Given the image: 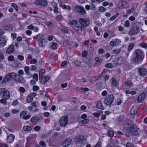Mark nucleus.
I'll use <instances>...</instances> for the list:
<instances>
[{
  "instance_id": "1",
  "label": "nucleus",
  "mask_w": 147,
  "mask_h": 147,
  "mask_svg": "<svg viewBox=\"0 0 147 147\" xmlns=\"http://www.w3.org/2000/svg\"><path fill=\"white\" fill-rule=\"evenodd\" d=\"M134 55V57L133 59V61L136 64L141 62L144 57V53L139 49L135 50Z\"/></svg>"
},
{
  "instance_id": "2",
  "label": "nucleus",
  "mask_w": 147,
  "mask_h": 147,
  "mask_svg": "<svg viewBox=\"0 0 147 147\" xmlns=\"http://www.w3.org/2000/svg\"><path fill=\"white\" fill-rule=\"evenodd\" d=\"M71 26H73V28L79 34H81L82 32L83 27L80 26L78 24V22L77 20H72L68 23Z\"/></svg>"
},
{
  "instance_id": "3",
  "label": "nucleus",
  "mask_w": 147,
  "mask_h": 147,
  "mask_svg": "<svg viewBox=\"0 0 147 147\" xmlns=\"http://www.w3.org/2000/svg\"><path fill=\"white\" fill-rule=\"evenodd\" d=\"M126 131L130 135H136L138 134L139 129L136 125L134 124L131 126L130 128H128Z\"/></svg>"
},
{
  "instance_id": "4",
  "label": "nucleus",
  "mask_w": 147,
  "mask_h": 147,
  "mask_svg": "<svg viewBox=\"0 0 147 147\" xmlns=\"http://www.w3.org/2000/svg\"><path fill=\"white\" fill-rule=\"evenodd\" d=\"M0 95L3 98L8 99L10 97V94L8 90L4 88L0 89Z\"/></svg>"
},
{
  "instance_id": "5",
  "label": "nucleus",
  "mask_w": 147,
  "mask_h": 147,
  "mask_svg": "<svg viewBox=\"0 0 147 147\" xmlns=\"http://www.w3.org/2000/svg\"><path fill=\"white\" fill-rule=\"evenodd\" d=\"M114 100V97L112 94L108 95L105 98L104 102L106 105L109 106L112 104Z\"/></svg>"
},
{
  "instance_id": "6",
  "label": "nucleus",
  "mask_w": 147,
  "mask_h": 147,
  "mask_svg": "<svg viewBox=\"0 0 147 147\" xmlns=\"http://www.w3.org/2000/svg\"><path fill=\"white\" fill-rule=\"evenodd\" d=\"M15 73L12 72L10 73L7 74L4 77L2 82L3 83H5L9 81L12 78L14 79L15 77Z\"/></svg>"
},
{
  "instance_id": "7",
  "label": "nucleus",
  "mask_w": 147,
  "mask_h": 147,
  "mask_svg": "<svg viewBox=\"0 0 147 147\" xmlns=\"http://www.w3.org/2000/svg\"><path fill=\"white\" fill-rule=\"evenodd\" d=\"M68 117L65 116L62 117L59 120V123L61 127L66 126L68 123Z\"/></svg>"
},
{
  "instance_id": "8",
  "label": "nucleus",
  "mask_w": 147,
  "mask_h": 147,
  "mask_svg": "<svg viewBox=\"0 0 147 147\" xmlns=\"http://www.w3.org/2000/svg\"><path fill=\"white\" fill-rule=\"evenodd\" d=\"M80 23L82 25V26L86 27L88 26L90 24V22L89 20L88 19H84L81 18L79 19Z\"/></svg>"
},
{
  "instance_id": "9",
  "label": "nucleus",
  "mask_w": 147,
  "mask_h": 147,
  "mask_svg": "<svg viewBox=\"0 0 147 147\" xmlns=\"http://www.w3.org/2000/svg\"><path fill=\"white\" fill-rule=\"evenodd\" d=\"M38 43L39 46L41 47H44L45 45L44 43L46 42V40L43 35L40 36L38 39Z\"/></svg>"
},
{
  "instance_id": "10",
  "label": "nucleus",
  "mask_w": 147,
  "mask_h": 147,
  "mask_svg": "<svg viewBox=\"0 0 147 147\" xmlns=\"http://www.w3.org/2000/svg\"><path fill=\"white\" fill-rule=\"evenodd\" d=\"M140 28L139 27H134L132 28L129 32V35H135L139 32Z\"/></svg>"
},
{
  "instance_id": "11",
  "label": "nucleus",
  "mask_w": 147,
  "mask_h": 147,
  "mask_svg": "<svg viewBox=\"0 0 147 147\" xmlns=\"http://www.w3.org/2000/svg\"><path fill=\"white\" fill-rule=\"evenodd\" d=\"M121 42V41L120 40L118 39H115L110 42L109 45L112 47H116L119 45Z\"/></svg>"
},
{
  "instance_id": "12",
  "label": "nucleus",
  "mask_w": 147,
  "mask_h": 147,
  "mask_svg": "<svg viewBox=\"0 0 147 147\" xmlns=\"http://www.w3.org/2000/svg\"><path fill=\"white\" fill-rule=\"evenodd\" d=\"M76 9L77 11H78L80 14L82 15H84L86 13V10L82 6L81 7L80 6L77 5L76 7Z\"/></svg>"
},
{
  "instance_id": "13",
  "label": "nucleus",
  "mask_w": 147,
  "mask_h": 147,
  "mask_svg": "<svg viewBox=\"0 0 147 147\" xmlns=\"http://www.w3.org/2000/svg\"><path fill=\"white\" fill-rule=\"evenodd\" d=\"M138 71L139 74L142 77H144L147 74L146 69L144 67H141L138 68Z\"/></svg>"
},
{
  "instance_id": "14",
  "label": "nucleus",
  "mask_w": 147,
  "mask_h": 147,
  "mask_svg": "<svg viewBox=\"0 0 147 147\" xmlns=\"http://www.w3.org/2000/svg\"><path fill=\"white\" fill-rule=\"evenodd\" d=\"M132 121L129 119L126 120L125 121L124 124V127L126 129V131L128 128H130V126L133 125Z\"/></svg>"
},
{
  "instance_id": "15",
  "label": "nucleus",
  "mask_w": 147,
  "mask_h": 147,
  "mask_svg": "<svg viewBox=\"0 0 147 147\" xmlns=\"http://www.w3.org/2000/svg\"><path fill=\"white\" fill-rule=\"evenodd\" d=\"M14 79L16 81L22 83H24L25 82L24 79L22 76H20L19 75L17 74L16 73H15Z\"/></svg>"
},
{
  "instance_id": "16",
  "label": "nucleus",
  "mask_w": 147,
  "mask_h": 147,
  "mask_svg": "<svg viewBox=\"0 0 147 147\" xmlns=\"http://www.w3.org/2000/svg\"><path fill=\"white\" fill-rule=\"evenodd\" d=\"M34 3L36 5H41L43 6H46L47 5L48 3L45 0H37L35 1Z\"/></svg>"
},
{
  "instance_id": "17",
  "label": "nucleus",
  "mask_w": 147,
  "mask_h": 147,
  "mask_svg": "<svg viewBox=\"0 0 147 147\" xmlns=\"http://www.w3.org/2000/svg\"><path fill=\"white\" fill-rule=\"evenodd\" d=\"M71 142V140L69 138L66 139L63 142V145L64 147H66L70 145Z\"/></svg>"
},
{
  "instance_id": "18",
  "label": "nucleus",
  "mask_w": 147,
  "mask_h": 147,
  "mask_svg": "<svg viewBox=\"0 0 147 147\" xmlns=\"http://www.w3.org/2000/svg\"><path fill=\"white\" fill-rule=\"evenodd\" d=\"M75 141H76L77 142L81 143L84 140V137L83 136H76L75 138Z\"/></svg>"
},
{
  "instance_id": "19",
  "label": "nucleus",
  "mask_w": 147,
  "mask_h": 147,
  "mask_svg": "<svg viewBox=\"0 0 147 147\" xmlns=\"http://www.w3.org/2000/svg\"><path fill=\"white\" fill-rule=\"evenodd\" d=\"M14 46L13 45H11L10 47L6 50V53L7 54H11L13 51Z\"/></svg>"
},
{
  "instance_id": "20",
  "label": "nucleus",
  "mask_w": 147,
  "mask_h": 147,
  "mask_svg": "<svg viewBox=\"0 0 147 147\" xmlns=\"http://www.w3.org/2000/svg\"><path fill=\"white\" fill-rule=\"evenodd\" d=\"M63 45L67 49H70L72 48L69 42L66 40H65L63 41Z\"/></svg>"
},
{
  "instance_id": "21",
  "label": "nucleus",
  "mask_w": 147,
  "mask_h": 147,
  "mask_svg": "<svg viewBox=\"0 0 147 147\" xmlns=\"http://www.w3.org/2000/svg\"><path fill=\"white\" fill-rule=\"evenodd\" d=\"M137 111V108L136 106H133L131 108L130 111V113L131 115H136Z\"/></svg>"
},
{
  "instance_id": "22",
  "label": "nucleus",
  "mask_w": 147,
  "mask_h": 147,
  "mask_svg": "<svg viewBox=\"0 0 147 147\" xmlns=\"http://www.w3.org/2000/svg\"><path fill=\"white\" fill-rule=\"evenodd\" d=\"M50 79V78L49 76H45L44 78L42 77L41 78L39 79L41 80V82L43 84H45Z\"/></svg>"
},
{
  "instance_id": "23",
  "label": "nucleus",
  "mask_w": 147,
  "mask_h": 147,
  "mask_svg": "<svg viewBox=\"0 0 147 147\" xmlns=\"http://www.w3.org/2000/svg\"><path fill=\"white\" fill-rule=\"evenodd\" d=\"M145 97V93L143 92L140 94L139 96L138 101L140 102H141L144 100Z\"/></svg>"
},
{
  "instance_id": "24",
  "label": "nucleus",
  "mask_w": 147,
  "mask_h": 147,
  "mask_svg": "<svg viewBox=\"0 0 147 147\" xmlns=\"http://www.w3.org/2000/svg\"><path fill=\"white\" fill-rule=\"evenodd\" d=\"M96 62L94 63L95 66H98L100 65L102 63V60L100 58L98 57H96L95 59Z\"/></svg>"
},
{
  "instance_id": "25",
  "label": "nucleus",
  "mask_w": 147,
  "mask_h": 147,
  "mask_svg": "<svg viewBox=\"0 0 147 147\" xmlns=\"http://www.w3.org/2000/svg\"><path fill=\"white\" fill-rule=\"evenodd\" d=\"M7 40L5 38H0V47H4L6 45Z\"/></svg>"
},
{
  "instance_id": "26",
  "label": "nucleus",
  "mask_w": 147,
  "mask_h": 147,
  "mask_svg": "<svg viewBox=\"0 0 147 147\" xmlns=\"http://www.w3.org/2000/svg\"><path fill=\"white\" fill-rule=\"evenodd\" d=\"M14 136L12 134H10L7 137V141L9 143L12 142L14 139Z\"/></svg>"
},
{
  "instance_id": "27",
  "label": "nucleus",
  "mask_w": 147,
  "mask_h": 147,
  "mask_svg": "<svg viewBox=\"0 0 147 147\" xmlns=\"http://www.w3.org/2000/svg\"><path fill=\"white\" fill-rule=\"evenodd\" d=\"M142 134H143V136L142 139L144 141H147V130L145 129L142 130Z\"/></svg>"
},
{
  "instance_id": "28",
  "label": "nucleus",
  "mask_w": 147,
  "mask_h": 147,
  "mask_svg": "<svg viewBox=\"0 0 147 147\" xmlns=\"http://www.w3.org/2000/svg\"><path fill=\"white\" fill-rule=\"evenodd\" d=\"M45 70L44 69H40L39 71V79L41 78L45 75Z\"/></svg>"
},
{
  "instance_id": "29",
  "label": "nucleus",
  "mask_w": 147,
  "mask_h": 147,
  "mask_svg": "<svg viewBox=\"0 0 147 147\" xmlns=\"http://www.w3.org/2000/svg\"><path fill=\"white\" fill-rule=\"evenodd\" d=\"M121 51V49H117L113 50L111 52L112 54L115 55L119 54Z\"/></svg>"
},
{
  "instance_id": "30",
  "label": "nucleus",
  "mask_w": 147,
  "mask_h": 147,
  "mask_svg": "<svg viewBox=\"0 0 147 147\" xmlns=\"http://www.w3.org/2000/svg\"><path fill=\"white\" fill-rule=\"evenodd\" d=\"M96 107L97 108L101 109H103V107L101 101H100L97 103Z\"/></svg>"
},
{
  "instance_id": "31",
  "label": "nucleus",
  "mask_w": 147,
  "mask_h": 147,
  "mask_svg": "<svg viewBox=\"0 0 147 147\" xmlns=\"http://www.w3.org/2000/svg\"><path fill=\"white\" fill-rule=\"evenodd\" d=\"M124 85L125 87H129L132 86V83L130 81L128 80L125 82Z\"/></svg>"
},
{
  "instance_id": "32",
  "label": "nucleus",
  "mask_w": 147,
  "mask_h": 147,
  "mask_svg": "<svg viewBox=\"0 0 147 147\" xmlns=\"http://www.w3.org/2000/svg\"><path fill=\"white\" fill-rule=\"evenodd\" d=\"M102 113V111L101 110L98 111L97 112L94 113L93 115L96 117H99L100 115Z\"/></svg>"
},
{
  "instance_id": "33",
  "label": "nucleus",
  "mask_w": 147,
  "mask_h": 147,
  "mask_svg": "<svg viewBox=\"0 0 147 147\" xmlns=\"http://www.w3.org/2000/svg\"><path fill=\"white\" fill-rule=\"evenodd\" d=\"M116 61L117 62V64L120 65L122 64L124 62L123 59L121 57H120L116 59Z\"/></svg>"
},
{
  "instance_id": "34",
  "label": "nucleus",
  "mask_w": 147,
  "mask_h": 147,
  "mask_svg": "<svg viewBox=\"0 0 147 147\" xmlns=\"http://www.w3.org/2000/svg\"><path fill=\"white\" fill-rule=\"evenodd\" d=\"M129 6V5L128 3L125 1H123V9L127 8Z\"/></svg>"
},
{
  "instance_id": "35",
  "label": "nucleus",
  "mask_w": 147,
  "mask_h": 147,
  "mask_svg": "<svg viewBox=\"0 0 147 147\" xmlns=\"http://www.w3.org/2000/svg\"><path fill=\"white\" fill-rule=\"evenodd\" d=\"M107 70L106 69H104L103 71L100 74L98 75L97 76L95 77V78H97V80L99 79L100 77H101L102 75H104Z\"/></svg>"
},
{
  "instance_id": "36",
  "label": "nucleus",
  "mask_w": 147,
  "mask_h": 147,
  "mask_svg": "<svg viewBox=\"0 0 147 147\" xmlns=\"http://www.w3.org/2000/svg\"><path fill=\"white\" fill-rule=\"evenodd\" d=\"M123 1H120L117 4V7L119 9H123Z\"/></svg>"
},
{
  "instance_id": "37",
  "label": "nucleus",
  "mask_w": 147,
  "mask_h": 147,
  "mask_svg": "<svg viewBox=\"0 0 147 147\" xmlns=\"http://www.w3.org/2000/svg\"><path fill=\"white\" fill-rule=\"evenodd\" d=\"M23 129L24 131H30L31 130L32 128L30 126H25L23 127Z\"/></svg>"
},
{
  "instance_id": "38",
  "label": "nucleus",
  "mask_w": 147,
  "mask_h": 147,
  "mask_svg": "<svg viewBox=\"0 0 147 147\" xmlns=\"http://www.w3.org/2000/svg\"><path fill=\"white\" fill-rule=\"evenodd\" d=\"M58 47V44L55 43L53 42L52 45L51 46V48L53 50L56 49Z\"/></svg>"
},
{
  "instance_id": "39",
  "label": "nucleus",
  "mask_w": 147,
  "mask_h": 147,
  "mask_svg": "<svg viewBox=\"0 0 147 147\" xmlns=\"http://www.w3.org/2000/svg\"><path fill=\"white\" fill-rule=\"evenodd\" d=\"M31 121L33 123H35L38 121V119L35 117H33L31 118Z\"/></svg>"
},
{
  "instance_id": "40",
  "label": "nucleus",
  "mask_w": 147,
  "mask_h": 147,
  "mask_svg": "<svg viewBox=\"0 0 147 147\" xmlns=\"http://www.w3.org/2000/svg\"><path fill=\"white\" fill-rule=\"evenodd\" d=\"M107 133L108 136L110 137H113L114 136V132L112 130H108L107 131Z\"/></svg>"
},
{
  "instance_id": "41",
  "label": "nucleus",
  "mask_w": 147,
  "mask_h": 147,
  "mask_svg": "<svg viewBox=\"0 0 147 147\" xmlns=\"http://www.w3.org/2000/svg\"><path fill=\"white\" fill-rule=\"evenodd\" d=\"M26 114V112L25 111H23L20 113V117L22 118H23L25 115Z\"/></svg>"
},
{
  "instance_id": "42",
  "label": "nucleus",
  "mask_w": 147,
  "mask_h": 147,
  "mask_svg": "<svg viewBox=\"0 0 147 147\" xmlns=\"http://www.w3.org/2000/svg\"><path fill=\"white\" fill-rule=\"evenodd\" d=\"M33 98L30 95H28L27 98V102L28 103H30L32 101Z\"/></svg>"
},
{
  "instance_id": "43",
  "label": "nucleus",
  "mask_w": 147,
  "mask_h": 147,
  "mask_svg": "<svg viewBox=\"0 0 147 147\" xmlns=\"http://www.w3.org/2000/svg\"><path fill=\"white\" fill-rule=\"evenodd\" d=\"M112 85L115 87H117L118 86V84L117 81H112L111 82Z\"/></svg>"
},
{
  "instance_id": "44",
  "label": "nucleus",
  "mask_w": 147,
  "mask_h": 147,
  "mask_svg": "<svg viewBox=\"0 0 147 147\" xmlns=\"http://www.w3.org/2000/svg\"><path fill=\"white\" fill-rule=\"evenodd\" d=\"M119 15V13H117L115 15L111 17L110 18V20L113 21L115 20L118 16Z\"/></svg>"
},
{
  "instance_id": "45",
  "label": "nucleus",
  "mask_w": 147,
  "mask_h": 147,
  "mask_svg": "<svg viewBox=\"0 0 147 147\" xmlns=\"http://www.w3.org/2000/svg\"><path fill=\"white\" fill-rule=\"evenodd\" d=\"M144 5L146 6L144 9L143 11L145 14L147 15V1L145 2Z\"/></svg>"
},
{
  "instance_id": "46",
  "label": "nucleus",
  "mask_w": 147,
  "mask_h": 147,
  "mask_svg": "<svg viewBox=\"0 0 147 147\" xmlns=\"http://www.w3.org/2000/svg\"><path fill=\"white\" fill-rule=\"evenodd\" d=\"M5 98H3L0 100V102L1 103L4 105H6L7 104V102Z\"/></svg>"
},
{
  "instance_id": "47",
  "label": "nucleus",
  "mask_w": 147,
  "mask_h": 147,
  "mask_svg": "<svg viewBox=\"0 0 147 147\" xmlns=\"http://www.w3.org/2000/svg\"><path fill=\"white\" fill-rule=\"evenodd\" d=\"M88 54L87 51H83L82 53V57L86 58V57Z\"/></svg>"
},
{
  "instance_id": "48",
  "label": "nucleus",
  "mask_w": 147,
  "mask_h": 147,
  "mask_svg": "<svg viewBox=\"0 0 147 147\" xmlns=\"http://www.w3.org/2000/svg\"><path fill=\"white\" fill-rule=\"evenodd\" d=\"M139 4L138 3H135L133 5V7L132 8V9L134 10H136Z\"/></svg>"
},
{
  "instance_id": "49",
  "label": "nucleus",
  "mask_w": 147,
  "mask_h": 147,
  "mask_svg": "<svg viewBox=\"0 0 147 147\" xmlns=\"http://www.w3.org/2000/svg\"><path fill=\"white\" fill-rule=\"evenodd\" d=\"M24 69V71H25V72H26V73L27 74H28V73H29V70H30L29 67L27 66H26L25 67Z\"/></svg>"
},
{
  "instance_id": "50",
  "label": "nucleus",
  "mask_w": 147,
  "mask_h": 147,
  "mask_svg": "<svg viewBox=\"0 0 147 147\" xmlns=\"http://www.w3.org/2000/svg\"><path fill=\"white\" fill-rule=\"evenodd\" d=\"M89 121V120L88 119H85L81 121L82 123L83 124H86Z\"/></svg>"
},
{
  "instance_id": "51",
  "label": "nucleus",
  "mask_w": 147,
  "mask_h": 147,
  "mask_svg": "<svg viewBox=\"0 0 147 147\" xmlns=\"http://www.w3.org/2000/svg\"><path fill=\"white\" fill-rule=\"evenodd\" d=\"M134 45L132 44H130L128 47V49L129 51H131L133 48Z\"/></svg>"
},
{
  "instance_id": "52",
  "label": "nucleus",
  "mask_w": 147,
  "mask_h": 147,
  "mask_svg": "<svg viewBox=\"0 0 147 147\" xmlns=\"http://www.w3.org/2000/svg\"><path fill=\"white\" fill-rule=\"evenodd\" d=\"M122 102V101L121 100V98H118L116 104L117 105H119L121 104Z\"/></svg>"
},
{
  "instance_id": "53",
  "label": "nucleus",
  "mask_w": 147,
  "mask_h": 147,
  "mask_svg": "<svg viewBox=\"0 0 147 147\" xmlns=\"http://www.w3.org/2000/svg\"><path fill=\"white\" fill-rule=\"evenodd\" d=\"M33 78L36 81H37L38 80V75L37 74H35L33 75L32 76Z\"/></svg>"
},
{
  "instance_id": "54",
  "label": "nucleus",
  "mask_w": 147,
  "mask_h": 147,
  "mask_svg": "<svg viewBox=\"0 0 147 147\" xmlns=\"http://www.w3.org/2000/svg\"><path fill=\"white\" fill-rule=\"evenodd\" d=\"M113 66L112 64L110 63H109L105 65V67L107 68H111Z\"/></svg>"
},
{
  "instance_id": "55",
  "label": "nucleus",
  "mask_w": 147,
  "mask_h": 147,
  "mask_svg": "<svg viewBox=\"0 0 147 147\" xmlns=\"http://www.w3.org/2000/svg\"><path fill=\"white\" fill-rule=\"evenodd\" d=\"M129 20H126L125 21L124 24V26L125 27H128L129 26Z\"/></svg>"
},
{
  "instance_id": "56",
  "label": "nucleus",
  "mask_w": 147,
  "mask_h": 147,
  "mask_svg": "<svg viewBox=\"0 0 147 147\" xmlns=\"http://www.w3.org/2000/svg\"><path fill=\"white\" fill-rule=\"evenodd\" d=\"M106 9L103 7H99V11L100 12H103L106 11Z\"/></svg>"
},
{
  "instance_id": "57",
  "label": "nucleus",
  "mask_w": 147,
  "mask_h": 147,
  "mask_svg": "<svg viewBox=\"0 0 147 147\" xmlns=\"http://www.w3.org/2000/svg\"><path fill=\"white\" fill-rule=\"evenodd\" d=\"M56 18V19L58 21H61L62 20L63 18L62 16L60 15H59L57 16Z\"/></svg>"
},
{
  "instance_id": "58",
  "label": "nucleus",
  "mask_w": 147,
  "mask_h": 147,
  "mask_svg": "<svg viewBox=\"0 0 147 147\" xmlns=\"http://www.w3.org/2000/svg\"><path fill=\"white\" fill-rule=\"evenodd\" d=\"M4 59V57L3 54L0 52V62H1L2 60Z\"/></svg>"
},
{
  "instance_id": "59",
  "label": "nucleus",
  "mask_w": 147,
  "mask_h": 147,
  "mask_svg": "<svg viewBox=\"0 0 147 147\" xmlns=\"http://www.w3.org/2000/svg\"><path fill=\"white\" fill-rule=\"evenodd\" d=\"M37 62V60L35 59H32L30 61V64L33 63L34 64H35Z\"/></svg>"
},
{
  "instance_id": "60",
  "label": "nucleus",
  "mask_w": 147,
  "mask_h": 147,
  "mask_svg": "<svg viewBox=\"0 0 147 147\" xmlns=\"http://www.w3.org/2000/svg\"><path fill=\"white\" fill-rule=\"evenodd\" d=\"M40 145L42 147H45L46 146L45 143L43 141H41L40 142Z\"/></svg>"
},
{
  "instance_id": "61",
  "label": "nucleus",
  "mask_w": 147,
  "mask_h": 147,
  "mask_svg": "<svg viewBox=\"0 0 147 147\" xmlns=\"http://www.w3.org/2000/svg\"><path fill=\"white\" fill-rule=\"evenodd\" d=\"M75 64L76 65L79 67L81 65V62L78 61H75Z\"/></svg>"
},
{
  "instance_id": "62",
  "label": "nucleus",
  "mask_w": 147,
  "mask_h": 147,
  "mask_svg": "<svg viewBox=\"0 0 147 147\" xmlns=\"http://www.w3.org/2000/svg\"><path fill=\"white\" fill-rule=\"evenodd\" d=\"M126 147H134L132 144L130 142H128L126 144Z\"/></svg>"
},
{
  "instance_id": "63",
  "label": "nucleus",
  "mask_w": 147,
  "mask_h": 147,
  "mask_svg": "<svg viewBox=\"0 0 147 147\" xmlns=\"http://www.w3.org/2000/svg\"><path fill=\"white\" fill-rule=\"evenodd\" d=\"M0 147H8V146L4 143H0Z\"/></svg>"
},
{
  "instance_id": "64",
  "label": "nucleus",
  "mask_w": 147,
  "mask_h": 147,
  "mask_svg": "<svg viewBox=\"0 0 147 147\" xmlns=\"http://www.w3.org/2000/svg\"><path fill=\"white\" fill-rule=\"evenodd\" d=\"M140 46L144 48H146L147 47V44L145 42H142L140 44Z\"/></svg>"
}]
</instances>
